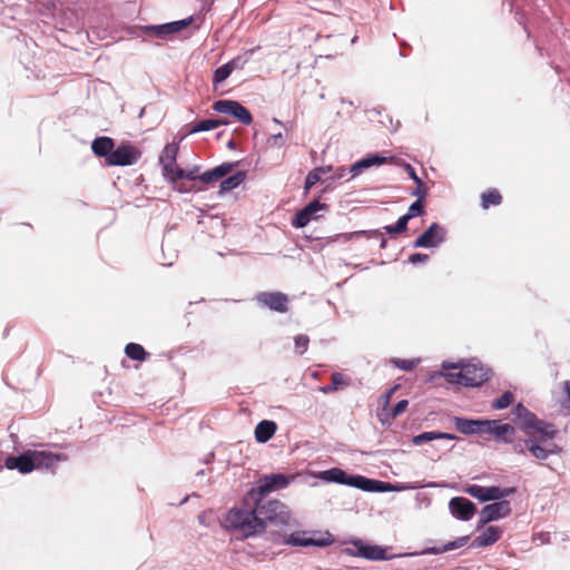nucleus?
<instances>
[{"label":"nucleus","instance_id":"obj_1","mask_svg":"<svg viewBox=\"0 0 570 570\" xmlns=\"http://www.w3.org/2000/svg\"><path fill=\"white\" fill-rule=\"evenodd\" d=\"M265 495L258 494L249 499L248 491L242 505L230 509L226 514V525L247 538L263 533L267 521L286 522L288 519L286 507L277 500H266Z\"/></svg>","mask_w":570,"mask_h":570},{"label":"nucleus","instance_id":"obj_2","mask_svg":"<svg viewBox=\"0 0 570 570\" xmlns=\"http://www.w3.org/2000/svg\"><path fill=\"white\" fill-rule=\"evenodd\" d=\"M513 422L528 438H537L539 441L548 442L556 438L558 430L551 423L544 422L529 411L523 404L519 403L512 410Z\"/></svg>","mask_w":570,"mask_h":570},{"label":"nucleus","instance_id":"obj_3","mask_svg":"<svg viewBox=\"0 0 570 570\" xmlns=\"http://www.w3.org/2000/svg\"><path fill=\"white\" fill-rule=\"evenodd\" d=\"M321 476L325 481L351 485L364 491H379L384 485L382 481L371 480L362 475H347L338 468L323 471Z\"/></svg>","mask_w":570,"mask_h":570},{"label":"nucleus","instance_id":"obj_4","mask_svg":"<svg viewBox=\"0 0 570 570\" xmlns=\"http://www.w3.org/2000/svg\"><path fill=\"white\" fill-rule=\"evenodd\" d=\"M546 442L539 441V435L537 438H528L525 440H520L513 445V450L517 453H524L528 450L535 459L546 460L550 454L559 453L561 449L551 444V446H546Z\"/></svg>","mask_w":570,"mask_h":570},{"label":"nucleus","instance_id":"obj_5","mask_svg":"<svg viewBox=\"0 0 570 570\" xmlns=\"http://www.w3.org/2000/svg\"><path fill=\"white\" fill-rule=\"evenodd\" d=\"M141 158V150L129 141L121 142L107 158L109 166H130Z\"/></svg>","mask_w":570,"mask_h":570},{"label":"nucleus","instance_id":"obj_6","mask_svg":"<svg viewBox=\"0 0 570 570\" xmlns=\"http://www.w3.org/2000/svg\"><path fill=\"white\" fill-rule=\"evenodd\" d=\"M216 112L230 115L244 125H250L253 117L249 110L236 100H217L213 105Z\"/></svg>","mask_w":570,"mask_h":570},{"label":"nucleus","instance_id":"obj_7","mask_svg":"<svg viewBox=\"0 0 570 570\" xmlns=\"http://www.w3.org/2000/svg\"><path fill=\"white\" fill-rule=\"evenodd\" d=\"M395 390H396V387L390 389L382 396V407L377 412V419L382 424H390L395 417H397L403 412H405V410L409 405L407 400H401L391 410H389L391 396Z\"/></svg>","mask_w":570,"mask_h":570},{"label":"nucleus","instance_id":"obj_8","mask_svg":"<svg viewBox=\"0 0 570 570\" xmlns=\"http://www.w3.org/2000/svg\"><path fill=\"white\" fill-rule=\"evenodd\" d=\"M258 305L277 313L288 312V296L282 292H261L255 296Z\"/></svg>","mask_w":570,"mask_h":570},{"label":"nucleus","instance_id":"obj_9","mask_svg":"<svg viewBox=\"0 0 570 570\" xmlns=\"http://www.w3.org/2000/svg\"><path fill=\"white\" fill-rule=\"evenodd\" d=\"M514 488L501 489L499 487H481L478 484H472L465 489L468 494L480 501L501 500L514 493Z\"/></svg>","mask_w":570,"mask_h":570},{"label":"nucleus","instance_id":"obj_10","mask_svg":"<svg viewBox=\"0 0 570 570\" xmlns=\"http://www.w3.org/2000/svg\"><path fill=\"white\" fill-rule=\"evenodd\" d=\"M483 433H490L498 440L505 443H517L515 441V428L509 423H501L499 420H484Z\"/></svg>","mask_w":570,"mask_h":570},{"label":"nucleus","instance_id":"obj_11","mask_svg":"<svg viewBox=\"0 0 570 570\" xmlns=\"http://www.w3.org/2000/svg\"><path fill=\"white\" fill-rule=\"evenodd\" d=\"M353 547L343 549V553L351 557H362L368 560L385 559V550L379 546H370L361 540L354 541Z\"/></svg>","mask_w":570,"mask_h":570},{"label":"nucleus","instance_id":"obj_12","mask_svg":"<svg viewBox=\"0 0 570 570\" xmlns=\"http://www.w3.org/2000/svg\"><path fill=\"white\" fill-rule=\"evenodd\" d=\"M463 386H479L489 380V370L480 364L469 363L462 365Z\"/></svg>","mask_w":570,"mask_h":570},{"label":"nucleus","instance_id":"obj_13","mask_svg":"<svg viewBox=\"0 0 570 570\" xmlns=\"http://www.w3.org/2000/svg\"><path fill=\"white\" fill-rule=\"evenodd\" d=\"M444 228L439 224L433 223L421 236L415 239L413 246L424 248L436 247L444 240Z\"/></svg>","mask_w":570,"mask_h":570},{"label":"nucleus","instance_id":"obj_14","mask_svg":"<svg viewBox=\"0 0 570 570\" xmlns=\"http://www.w3.org/2000/svg\"><path fill=\"white\" fill-rule=\"evenodd\" d=\"M288 481L283 474H271L262 479L257 487L249 490V499L257 497L258 494H268L278 488H285Z\"/></svg>","mask_w":570,"mask_h":570},{"label":"nucleus","instance_id":"obj_15","mask_svg":"<svg viewBox=\"0 0 570 570\" xmlns=\"http://www.w3.org/2000/svg\"><path fill=\"white\" fill-rule=\"evenodd\" d=\"M327 209V205L318 199L311 202L303 209L298 210L293 219V226L296 228L305 227L313 218H317V212Z\"/></svg>","mask_w":570,"mask_h":570},{"label":"nucleus","instance_id":"obj_16","mask_svg":"<svg viewBox=\"0 0 570 570\" xmlns=\"http://www.w3.org/2000/svg\"><path fill=\"white\" fill-rule=\"evenodd\" d=\"M334 539L332 534L326 533L324 537L320 539L307 537L305 532H295L292 533L285 542L291 546L295 547H308V546H315V547H326L333 543Z\"/></svg>","mask_w":570,"mask_h":570},{"label":"nucleus","instance_id":"obj_17","mask_svg":"<svg viewBox=\"0 0 570 570\" xmlns=\"http://www.w3.org/2000/svg\"><path fill=\"white\" fill-rule=\"evenodd\" d=\"M511 512L510 502L500 500L499 502L490 503L481 510L480 521L488 523L500 518L509 515Z\"/></svg>","mask_w":570,"mask_h":570},{"label":"nucleus","instance_id":"obj_18","mask_svg":"<svg viewBox=\"0 0 570 570\" xmlns=\"http://www.w3.org/2000/svg\"><path fill=\"white\" fill-rule=\"evenodd\" d=\"M449 508L453 515L464 521L471 520L476 511L472 501L461 497L452 498Z\"/></svg>","mask_w":570,"mask_h":570},{"label":"nucleus","instance_id":"obj_19","mask_svg":"<svg viewBox=\"0 0 570 570\" xmlns=\"http://www.w3.org/2000/svg\"><path fill=\"white\" fill-rule=\"evenodd\" d=\"M33 459V466L36 469H52L59 462L67 459L66 454L53 453L51 451H31Z\"/></svg>","mask_w":570,"mask_h":570},{"label":"nucleus","instance_id":"obj_20","mask_svg":"<svg viewBox=\"0 0 570 570\" xmlns=\"http://www.w3.org/2000/svg\"><path fill=\"white\" fill-rule=\"evenodd\" d=\"M4 464L7 469H17L20 473L23 474L35 470L31 451H27L19 456L10 455L6 459Z\"/></svg>","mask_w":570,"mask_h":570},{"label":"nucleus","instance_id":"obj_21","mask_svg":"<svg viewBox=\"0 0 570 570\" xmlns=\"http://www.w3.org/2000/svg\"><path fill=\"white\" fill-rule=\"evenodd\" d=\"M235 164L232 163H224L210 170H207L199 176V180L204 184H212L215 181H218L223 179L226 175L232 173L234 169Z\"/></svg>","mask_w":570,"mask_h":570},{"label":"nucleus","instance_id":"obj_22","mask_svg":"<svg viewBox=\"0 0 570 570\" xmlns=\"http://www.w3.org/2000/svg\"><path fill=\"white\" fill-rule=\"evenodd\" d=\"M455 429L463 434L483 433L484 420L454 417Z\"/></svg>","mask_w":570,"mask_h":570},{"label":"nucleus","instance_id":"obj_23","mask_svg":"<svg viewBox=\"0 0 570 570\" xmlns=\"http://www.w3.org/2000/svg\"><path fill=\"white\" fill-rule=\"evenodd\" d=\"M115 148V140L107 136L97 137L91 144L92 153L97 157H105L106 159L112 154Z\"/></svg>","mask_w":570,"mask_h":570},{"label":"nucleus","instance_id":"obj_24","mask_svg":"<svg viewBox=\"0 0 570 570\" xmlns=\"http://www.w3.org/2000/svg\"><path fill=\"white\" fill-rule=\"evenodd\" d=\"M501 534L502 530L499 527L489 525L475 538L474 543L476 547L491 546L501 538Z\"/></svg>","mask_w":570,"mask_h":570},{"label":"nucleus","instance_id":"obj_25","mask_svg":"<svg viewBox=\"0 0 570 570\" xmlns=\"http://www.w3.org/2000/svg\"><path fill=\"white\" fill-rule=\"evenodd\" d=\"M276 430L277 425L274 421H261L255 428V439L259 443H265L274 436Z\"/></svg>","mask_w":570,"mask_h":570},{"label":"nucleus","instance_id":"obj_26","mask_svg":"<svg viewBox=\"0 0 570 570\" xmlns=\"http://www.w3.org/2000/svg\"><path fill=\"white\" fill-rule=\"evenodd\" d=\"M227 124L228 121L225 119H204L196 122L189 130V134L213 130Z\"/></svg>","mask_w":570,"mask_h":570},{"label":"nucleus","instance_id":"obj_27","mask_svg":"<svg viewBox=\"0 0 570 570\" xmlns=\"http://www.w3.org/2000/svg\"><path fill=\"white\" fill-rule=\"evenodd\" d=\"M502 203V195L495 188L481 194V206L488 209L490 206H499Z\"/></svg>","mask_w":570,"mask_h":570},{"label":"nucleus","instance_id":"obj_28","mask_svg":"<svg viewBox=\"0 0 570 570\" xmlns=\"http://www.w3.org/2000/svg\"><path fill=\"white\" fill-rule=\"evenodd\" d=\"M126 355L135 361L144 362L149 356V353L138 343H128L125 346Z\"/></svg>","mask_w":570,"mask_h":570},{"label":"nucleus","instance_id":"obj_29","mask_svg":"<svg viewBox=\"0 0 570 570\" xmlns=\"http://www.w3.org/2000/svg\"><path fill=\"white\" fill-rule=\"evenodd\" d=\"M178 151H179V145L178 142H170V144H167L160 156H159V164L163 166L167 163H170V161H176L177 160V156H178Z\"/></svg>","mask_w":570,"mask_h":570},{"label":"nucleus","instance_id":"obj_30","mask_svg":"<svg viewBox=\"0 0 570 570\" xmlns=\"http://www.w3.org/2000/svg\"><path fill=\"white\" fill-rule=\"evenodd\" d=\"M161 168L164 177L171 183L183 179V169L177 165V160L167 163L163 165Z\"/></svg>","mask_w":570,"mask_h":570},{"label":"nucleus","instance_id":"obj_31","mask_svg":"<svg viewBox=\"0 0 570 570\" xmlns=\"http://www.w3.org/2000/svg\"><path fill=\"white\" fill-rule=\"evenodd\" d=\"M245 179V173L237 171L236 174L225 178L220 183V193H227L238 187Z\"/></svg>","mask_w":570,"mask_h":570},{"label":"nucleus","instance_id":"obj_32","mask_svg":"<svg viewBox=\"0 0 570 570\" xmlns=\"http://www.w3.org/2000/svg\"><path fill=\"white\" fill-rule=\"evenodd\" d=\"M389 161V158L381 157L379 155L368 156L366 158L361 159L352 167V171H357L358 169L368 168L374 165H383Z\"/></svg>","mask_w":570,"mask_h":570},{"label":"nucleus","instance_id":"obj_33","mask_svg":"<svg viewBox=\"0 0 570 570\" xmlns=\"http://www.w3.org/2000/svg\"><path fill=\"white\" fill-rule=\"evenodd\" d=\"M234 69H235L234 61H229V62L218 67L214 72V77H213L214 83H220V82L225 81L230 76V73L234 71Z\"/></svg>","mask_w":570,"mask_h":570},{"label":"nucleus","instance_id":"obj_34","mask_svg":"<svg viewBox=\"0 0 570 570\" xmlns=\"http://www.w3.org/2000/svg\"><path fill=\"white\" fill-rule=\"evenodd\" d=\"M469 539L470 538L468 535L458 538L456 540L451 541L442 547L433 548L432 552L433 553H444V552H448L451 550L459 549V548L465 546L468 543Z\"/></svg>","mask_w":570,"mask_h":570},{"label":"nucleus","instance_id":"obj_35","mask_svg":"<svg viewBox=\"0 0 570 570\" xmlns=\"http://www.w3.org/2000/svg\"><path fill=\"white\" fill-rule=\"evenodd\" d=\"M325 173L326 171L323 167H318L309 171L305 179V190L308 191L315 184H317L321 180L322 175Z\"/></svg>","mask_w":570,"mask_h":570},{"label":"nucleus","instance_id":"obj_36","mask_svg":"<svg viewBox=\"0 0 570 570\" xmlns=\"http://www.w3.org/2000/svg\"><path fill=\"white\" fill-rule=\"evenodd\" d=\"M450 368L452 371H450L445 374H442L445 377L446 382L451 383V384L463 385V383H462V381H463L462 366L459 368L458 366L452 365Z\"/></svg>","mask_w":570,"mask_h":570},{"label":"nucleus","instance_id":"obj_37","mask_svg":"<svg viewBox=\"0 0 570 570\" xmlns=\"http://www.w3.org/2000/svg\"><path fill=\"white\" fill-rule=\"evenodd\" d=\"M376 234H380V233L377 230H373V232L361 230V232H353V233H344V234H337L334 237H331L328 242L330 243L338 242V240L348 242L353 238L360 237L361 235H376Z\"/></svg>","mask_w":570,"mask_h":570},{"label":"nucleus","instance_id":"obj_38","mask_svg":"<svg viewBox=\"0 0 570 570\" xmlns=\"http://www.w3.org/2000/svg\"><path fill=\"white\" fill-rule=\"evenodd\" d=\"M514 400V396L511 392H504L500 397L495 399L492 402V407L495 410L507 409Z\"/></svg>","mask_w":570,"mask_h":570},{"label":"nucleus","instance_id":"obj_39","mask_svg":"<svg viewBox=\"0 0 570 570\" xmlns=\"http://www.w3.org/2000/svg\"><path fill=\"white\" fill-rule=\"evenodd\" d=\"M407 224H409V220L407 218L403 215L402 217L399 218V220L396 222L395 225H387L384 227V229L386 230V233L393 235V234H401V233H404L406 229H407Z\"/></svg>","mask_w":570,"mask_h":570},{"label":"nucleus","instance_id":"obj_40","mask_svg":"<svg viewBox=\"0 0 570 570\" xmlns=\"http://www.w3.org/2000/svg\"><path fill=\"white\" fill-rule=\"evenodd\" d=\"M167 23L158 24V26H146L145 32L149 36H155L158 38H164L170 35L169 29H166Z\"/></svg>","mask_w":570,"mask_h":570},{"label":"nucleus","instance_id":"obj_41","mask_svg":"<svg viewBox=\"0 0 570 570\" xmlns=\"http://www.w3.org/2000/svg\"><path fill=\"white\" fill-rule=\"evenodd\" d=\"M193 22V17H189L187 19L168 22L166 26V29H169L170 35L181 31L183 29L187 28Z\"/></svg>","mask_w":570,"mask_h":570},{"label":"nucleus","instance_id":"obj_42","mask_svg":"<svg viewBox=\"0 0 570 570\" xmlns=\"http://www.w3.org/2000/svg\"><path fill=\"white\" fill-rule=\"evenodd\" d=\"M424 213V204L423 200L416 199L410 207L407 213L404 215L407 220L413 217L421 216Z\"/></svg>","mask_w":570,"mask_h":570},{"label":"nucleus","instance_id":"obj_43","mask_svg":"<svg viewBox=\"0 0 570 570\" xmlns=\"http://www.w3.org/2000/svg\"><path fill=\"white\" fill-rule=\"evenodd\" d=\"M331 384L333 389L337 391L344 386H347L350 384V380L343 374L335 372L331 376Z\"/></svg>","mask_w":570,"mask_h":570},{"label":"nucleus","instance_id":"obj_44","mask_svg":"<svg viewBox=\"0 0 570 570\" xmlns=\"http://www.w3.org/2000/svg\"><path fill=\"white\" fill-rule=\"evenodd\" d=\"M433 440H436V432L435 431L423 432V433H421L419 435H415L412 439V442L415 445H420V444H423V443H426V442H430V441H433Z\"/></svg>","mask_w":570,"mask_h":570},{"label":"nucleus","instance_id":"obj_45","mask_svg":"<svg viewBox=\"0 0 570 570\" xmlns=\"http://www.w3.org/2000/svg\"><path fill=\"white\" fill-rule=\"evenodd\" d=\"M309 338L306 335H297L295 337V347L299 354H303L308 346Z\"/></svg>","mask_w":570,"mask_h":570},{"label":"nucleus","instance_id":"obj_46","mask_svg":"<svg viewBox=\"0 0 570 570\" xmlns=\"http://www.w3.org/2000/svg\"><path fill=\"white\" fill-rule=\"evenodd\" d=\"M267 145L269 147L281 148L285 145V140L282 132L274 134L267 138Z\"/></svg>","mask_w":570,"mask_h":570},{"label":"nucleus","instance_id":"obj_47","mask_svg":"<svg viewBox=\"0 0 570 570\" xmlns=\"http://www.w3.org/2000/svg\"><path fill=\"white\" fill-rule=\"evenodd\" d=\"M394 364L401 370L411 371L412 368H414L416 366L417 361L397 358L394 361Z\"/></svg>","mask_w":570,"mask_h":570},{"label":"nucleus","instance_id":"obj_48","mask_svg":"<svg viewBox=\"0 0 570 570\" xmlns=\"http://www.w3.org/2000/svg\"><path fill=\"white\" fill-rule=\"evenodd\" d=\"M428 187L424 185L422 180L420 183H416L415 189L412 191L413 196H417V199L423 200L424 197L428 195Z\"/></svg>","mask_w":570,"mask_h":570},{"label":"nucleus","instance_id":"obj_49","mask_svg":"<svg viewBox=\"0 0 570 570\" xmlns=\"http://www.w3.org/2000/svg\"><path fill=\"white\" fill-rule=\"evenodd\" d=\"M428 259H429V255L422 254V253H415L409 257V261L412 264L425 263V262H428Z\"/></svg>","mask_w":570,"mask_h":570},{"label":"nucleus","instance_id":"obj_50","mask_svg":"<svg viewBox=\"0 0 570 570\" xmlns=\"http://www.w3.org/2000/svg\"><path fill=\"white\" fill-rule=\"evenodd\" d=\"M199 176L200 175L198 174V168L197 167L193 168V169H190L188 171H185L183 169V178H186L188 180H199Z\"/></svg>","mask_w":570,"mask_h":570},{"label":"nucleus","instance_id":"obj_51","mask_svg":"<svg viewBox=\"0 0 570 570\" xmlns=\"http://www.w3.org/2000/svg\"><path fill=\"white\" fill-rule=\"evenodd\" d=\"M406 170L409 176L416 183H420L422 180L415 173L414 168L411 165H406Z\"/></svg>","mask_w":570,"mask_h":570},{"label":"nucleus","instance_id":"obj_52","mask_svg":"<svg viewBox=\"0 0 570 570\" xmlns=\"http://www.w3.org/2000/svg\"><path fill=\"white\" fill-rule=\"evenodd\" d=\"M439 439L456 440L458 436L452 433L436 432V440H439Z\"/></svg>","mask_w":570,"mask_h":570},{"label":"nucleus","instance_id":"obj_53","mask_svg":"<svg viewBox=\"0 0 570 570\" xmlns=\"http://www.w3.org/2000/svg\"><path fill=\"white\" fill-rule=\"evenodd\" d=\"M563 389H564V392H566V394L568 396L567 402L569 403V405L564 403L563 406L564 407H570V381H564Z\"/></svg>","mask_w":570,"mask_h":570},{"label":"nucleus","instance_id":"obj_54","mask_svg":"<svg viewBox=\"0 0 570 570\" xmlns=\"http://www.w3.org/2000/svg\"><path fill=\"white\" fill-rule=\"evenodd\" d=\"M321 391H322L323 393H325V394H328V393L335 392V390L333 389L332 384L321 387Z\"/></svg>","mask_w":570,"mask_h":570},{"label":"nucleus","instance_id":"obj_55","mask_svg":"<svg viewBox=\"0 0 570 570\" xmlns=\"http://www.w3.org/2000/svg\"><path fill=\"white\" fill-rule=\"evenodd\" d=\"M381 247H382V248H385V247H386V239L382 238Z\"/></svg>","mask_w":570,"mask_h":570},{"label":"nucleus","instance_id":"obj_56","mask_svg":"<svg viewBox=\"0 0 570 570\" xmlns=\"http://www.w3.org/2000/svg\"><path fill=\"white\" fill-rule=\"evenodd\" d=\"M19 226L30 228L31 226L29 224H20Z\"/></svg>","mask_w":570,"mask_h":570},{"label":"nucleus","instance_id":"obj_57","mask_svg":"<svg viewBox=\"0 0 570 570\" xmlns=\"http://www.w3.org/2000/svg\"><path fill=\"white\" fill-rule=\"evenodd\" d=\"M273 121H274V122H276V124H278V125H281V124H282L277 118H274V119H273Z\"/></svg>","mask_w":570,"mask_h":570}]
</instances>
